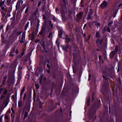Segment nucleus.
Listing matches in <instances>:
<instances>
[{
  "label": "nucleus",
  "instance_id": "2f4dec72",
  "mask_svg": "<svg viewBox=\"0 0 122 122\" xmlns=\"http://www.w3.org/2000/svg\"><path fill=\"white\" fill-rule=\"evenodd\" d=\"M36 98V93L35 92H34L33 93V99L35 101Z\"/></svg>",
  "mask_w": 122,
  "mask_h": 122
},
{
  "label": "nucleus",
  "instance_id": "72a5a7b5",
  "mask_svg": "<svg viewBox=\"0 0 122 122\" xmlns=\"http://www.w3.org/2000/svg\"><path fill=\"white\" fill-rule=\"evenodd\" d=\"M8 92V91L7 89H5L4 90L3 92V94L4 95H6Z\"/></svg>",
  "mask_w": 122,
  "mask_h": 122
},
{
  "label": "nucleus",
  "instance_id": "5fc2aeb1",
  "mask_svg": "<svg viewBox=\"0 0 122 122\" xmlns=\"http://www.w3.org/2000/svg\"><path fill=\"white\" fill-rule=\"evenodd\" d=\"M63 2L65 5H66L67 3V1L66 0H62Z\"/></svg>",
  "mask_w": 122,
  "mask_h": 122
},
{
  "label": "nucleus",
  "instance_id": "4c0bfd02",
  "mask_svg": "<svg viewBox=\"0 0 122 122\" xmlns=\"http://www.w3.org/2000/svg\"><path fill=\"white\" fill-rule=\"evenodd\" d=\"M113 22L111 20L110 22H109L108 24V25L109 26H111L112 25V24Z\"/></svg>",
  "mask_w": 122,
  "mask_h": 122
},
{
  "label": "nucleus",
  "instance_id": "20e7f679",
  "mask_svg": "<svg viewBox=\"0 0 122 122\" xmlns=\"http://www.w3.org/2000/svg\"><path fill=\"white\" fill-rule=\"evenodd\" d=\"M30 99L27 100L24 107H25L27 109H29L30 108Z\"/></svg>",
  "mask_w": 122,
  "mask_h": 122
},
{
  "label": "nucleus",
  "instance_id": "4468645a",
  "mask_svg": "<svg viewBox=\"0 0 122 122\" xmlns=\"http://www.w3.org/2000/svg\"><path fill=\"white\" fill-rule=\"evenodd\" d=\"M71 3L72 4L74 7H75L76 5V0H70Z\"/></svg>",
  "mask_w": 122,
  "mask_h": 122
},
{
  "label": "nucleus",
  "instance_id": "2eb2a0df",
  "mask_svg": "<svg viewBox=\"0 0 122 122\" xmlns=\"http://www.w3.org/2000/svg\"><path fill=\"white\" fill-rule=\"evenodd\" d=\"M63 32V31L62 30H60L59 31L58 36L60 37H61Z\"/></svg>",
  "mask_w": 122,
  "mask_h": 122
},
{
  "label": "nucleus",
  "instance_id": "3c124183",
  "mask_svg": "<svg viewBox=\"0 0 122 122\" xmlns=\"http://www.w3.org/2000/svg\"><path fill=\"white\" fill-rule=\"evenodd\" d=\"M1 38L2 40V41H4L5 40V37L3 35H2L1 36Z\"/></svg>",
  "mask_w": 122,
  "mask_h": 122
},
{
  "label": "nucleus",
  "instance_id": "ddd939ff",
  "mask_svg": "<svg viewBox=\"0 0 122 122\" xmlns=\"http://www.w3.org/2000/svg\"><path fill=\"white\" fill-rule=\"evenodd\" d=\"M28 60V57L27 56H25L24 57L22 60V61L23 63H26L27 61Z\"/></svg>",
  "mask_w": 122,
  "mask_h": 122
},
{
  "label": "nucleus",
  "instance_id": "864d4df0",
  "mask_svg": "<svg viewBox=\"0 0 122 122\" xmlns=\"http://www.w3.org/2000/svg\"><path fill=\"white\" fill-rule=\"evenodd\" d=\"M66 42L67 43H68L69 41H70V38H68V39H66Z\"/></svg>",
  "mask_w": 122,
  "mask_h": 122
},
{
  "label": "nucleus",
  "instance_id": "39448f33",
  "mask_svg": "<svg viewBox=\"0 0 122 122\" xmlns=\"http://www.w3.org/2000/svg\"><path fill=\"white\" fill-rule=\"evenodd\" d=\"M83 14V13L82 12H81L77 15V19L78 21H79L81 20Z\"/></svg>",
  "mask_w": 122,
  "mask_h": 122
},
{
  "label": "nucleus",
  "instance_id": "f704fd0d",
  "mask_svg": "<svg viewBox=\"0 0 122 122\" xmlns=\"http://www.w3.org/2000/svg\"><path fill=\"white\" fill-rule=\"evenodd\" d=\"M49 21L50 22L49 25H50L51 26V30H52L53 29V24L52 23H51V21L50 20V21Z\"/></svg>",
  "mask_w": 122,
  "mask_h": 122
},
{
  "label": "nucleus",
  "instance_id": "e2e57ef3",
  "mask_svg": "<svg viewBox=\"0 0 122 122\" xmlns=\"http://www.w3.org/2000/svg\"><path fill=\"white\" fill-rule=\"evenodd\" d=\"M82 73V72L81 71H80L79 73V78H80L81 76V75Z\"/></svg>",
  "mask_w": 122,
  "mask_h": 122
},
{
  "label": "nucleus",
  "instance_id": "c85d7f7f",
  "mask_svg": "<svg viewBox=\"0 0 122 122\" xmlns=\"http://www.w3.org/2000/svg\"><path fill=\"white\" fill-rule=\"evenodd\" d=\"M41 42H42V43L41 42H40V43L41 44V46L44 49V46L45 42L44 41H41Z\"/></svg>",
  "mask_w": 122,
  "mask_h": 122
},
{
  "label": "nucleus",
  "instance_id": "13d9d810",
  "mask_svg": "<svg viewBox=\"0 0 122 122\" xmlns=\"http://www.w3.org/2000/svg\"><path fill=\"white\" fill-rule=\"evenodd\" d=\"M104 57V59L106 61H107V62H108V60L107 59V56H106Z\"/></svg>",
  "mask_w": 122,
  "mask_h": 122
},
{
  "label": "nucleus",
  "instance_id": "c9c22d12",
  "mask_svg": "<svg viewBox=\"0 0 122 122\" xmlns=\"http://www.w3.org/2000/svg\"><path fill=\"white\" fill-rule=\"evenodd\" d=\"M5 1V0H4L3 1L0 2V6H2L4 5Z\"/></svg>",
  "mask_w": 122,
  "mask_h": 122
},
{
  "label": "nucleus",
  "instance_id": "393cba45",
  "mask_svg": "<svg viewBox=\"0 0 122 122\" xmlns=\"http://www.w3.org/2000/svg\"><path fill=\"white\" fill-rule=\"evenodd\" d=\"M90 99L89 98H88L87 100V101L86 102V104L87 105V106L89 105L90 104Z\"/></svg>",
  "mask_w": 122,
  "mask_h": 122
},
{
  "label": "nucleus",
  "instance_id": "58836bf2",
  "mask_svg": "<svg viewBox=\"0 0 122 122\" xmlns=\"http://www.w3.org/2000/svg\"><path fill=\"white\" fill-rule=\"evenodd\" d=\"M84 6V2L83 0H81V7H83Z\"/></svg>",
  "mask_w": 122,
  "mask_h": 122
},
{
  "label": "nucleus",
  "instance_id": "de8ad7c7",
  "mask_svg": "<svg viewBox=\"0 0 122 122\" xmlns=\"http://www.w3.org/2000/svg\"><path fill=\"white\" fill-rule=\"evenodd\" d=\"M5 97V96L4 95H1L0 96V100H1L2 99Z\"/></svg>",
  "mask_w": 122,
  "mask_h": 122
},
{
  "label": "nucleus",
  "instance_id": "b1692460",
  "mask_svg": "<svg viewBox=\"0 0 122 122\" xmlns=\"http://www.w3.org/2000/svg\"><path fill=\"white\" fill-rule=\"evenodd\" d=\"M61 14L62 16V18L63 19L65 18L66 16L65 15V13L63 11H61Z\"/></svg>",
  "mask_w": 122,
  "mask_h": 122
},
{
  "label": "nucleus",
  "instance_id": "f03ea898",
  "mask_svg": "<svg viewBox=\"0 0 122 122\" xmlns=\"http://www.w3.org/2000/svg\"><path fill=\"white\" fill-rule=\"evenodd\" d=\"M46 29L45 27L43 25L41 30L39 32V34L41 36L43 35V37H44L46 34Z\"/></svg>",
  "mask_w": 122,
  "mask_h": 122
},
{
  "label": "nucleus",
  "instance_id": "412c9836",
  "mask_svg": "<svg viewBox=\"0 0 122 122\" xmlns=\"http://www.w3.org/2000/svg\"><path fill=\"white\" fill-rule=\"evenodd\" d=\"M29 22H28L27 23L25 24V31L27 29L28 27L29 26Z\"/></svg>",
  "mask_w": 122,
  "mask_h": 122
},
{
  "label": "nucleus",
  "instance_id": "a878e982",
  "mask_svg": "<svg viewBox=\"0 0 122 122\" xmlns=\"http://www.w3.org/2000/svg\"><path fill=\"white\" fill-rule=\"evenodd\" d=\"M117 10H116L113 13V15H112L113 17L114 18L115 17L116 15V14L117 13Z\"/></svg>",
  "mask_w": 122,
  "mask_h": 122
},
{
  "label": "nucleus",
  "instance_id": "1a4fd4ad",
  "mask_svg": "<svg viewBox=\"0 0 122 122\" xmlns=\"http://www.w3.org/2000/svg\"><path fill=\"white\" fill-rule=\"evenodd\" d=\"M9 100V98L7 97H6V99H5V101L3 102V103L4 104V108L8 104Z\"/></svg>",
  "mask_w": 122,
  "mask_h": 122
},
{
  "label": "nucleus",
  "instance_id": "cd10ccee",
  "mask_svg": "<svg viewBox=\"0 0 122 122\" xmlns=\"http://www.w3.org/2000/svg\"><path fill=\"white\" fill-rule=\"evenodd\" d=\"M16 50V47H14L12 48L11 49V51L10 52L14 53L15 52V51Z\"/></svg>",
  "mask_w": 122,
  "mask_h": 122
},
{
  "label": "nucleus",
  "instance_id": "7ed1b4c3",
  "mask_svg": "<svg viewBox=\"0 0 122 122\" xmlns=\"http://www.w3.org/2000/svg\"><path fill=\"white\" fill-rule=\"evenodd\" d=\"M25 31L23 32L21 39L19 40L20 42L21 43H22L24 42L25 41Z\"/></svg>",
  "mask_w": 122,
  "mask_h": 122
},
{
  "label": "nucleus",
  "instance_id": "7c9ffc66",
  "mask_svg": "<svg viewBox=\"0 0 122 122\" xmlns=\"http://www.w3.org/2000/svg\"><path fill=\"white\" fill-rule=\"evenodd\" d=\"M96 37H97L98 38H100V36L99 34V32L98 31H97L96 32Z\"/></svg>",
  "mask_w": 122,
  "mask_h": 122
},
{
  "label": "nucleus",
  "instance_id": "dca6fc26",
  "mask_svg": "<svg viewBox=\"0 0 122 122\" xmlns=\"http://www.w3.org/2000/svg\"><path fill=\"white\" fill-rule=\"evenodd\" d=\"M96 104H94L93 105L92 107L90 109V110L91 111H93V110H95L96 108Z\"/></svg>",
  "mask_w": 122,
  "mask_h": 122
},
{
  "label": "nucleus",
  "instance_id": "bf43d9fd",
  "mask_svg": "<svg viewBox=\"0 0 122 122\" xmlns=\"http://www.w3.org/2000/svg\"><path fill=\"white\" fill-rule=\"evenodd\" d=\"M103 55L104 57L106 56V52H104L103 53Z\"/></svg>",
  "mask_w": 122,
  "mask_h": 122
},
{
  "label": "nucleus",
  "instance_id": "ea45409f",
  "mask_svg": "<svg viewBox=\"0 0 122 122\" xmlns=\"http://www.w3.org/2000/svg\"><path fill=\"white\" fill-rule=\"evenodd\" d=\"M29 6H28L26 8V10L25 11V13H27L28 12V9L29 8Z\"/></svg>",
  "mask_w": 122,
  "mask_h": 122
},
{
  "label": "nucleus",
  "instance_id": "e433bc0d",
  "mask_svg": "<svg viewBox=\"0 0 122 122\" xmlns=\"http://www.w3.org/2000/svg\"><path fill=\"white\" fill-rule=\"evenodd\" d=\"M10 28V25H7L6 26V31H7Z\"/></svg>",
  "mask_w": 122,
  "mask_h": 122
},
{
  "label": "nucleus",
  "instance_id": "9b49d317",
  "mask_svg": "<svg viewBox=\"0 0 122 122\" xmlns=\"http://www.w3.org/2000/svg\"><path fill=\"white\" fill-rule=\"evenodd\" d=\"M116 54V53L114 52V51H112L110 54V58L111 59Z\"/></svg>",
  "mask_w": 122,
  "mask_h": 122
},
{
  "label": "nucleus",
  "instance_id": "774afa93",
  "mask_svg": "<svg viewBox=\"0 0 122 122\" xmlns=\"http://www.w3.org/2000/svg\"><path fill=\"white\" fill-rule=\"evenodd\" d=\"M99 40H100V39H99L97 40L96 42V43L97 44H98L99 43Z\"/></svg>",
  "mask_w": 122,
  "mask_h": 122
},
{
  "label": "nucleus",
  "instance_id": "f257e3e1",
  "mask_svg": "<svg viewBox=\"0 0 122 122\" xmlns=\"http://www.w3.org/2000/svg\"><path fill=\"white\" fill-rule=\"evenodd\" d=\"M73 59L74 61H76V60H78V62H79L81 60V58L79 55H78L76 53H73Z\"/></svg>",
  "mask_w": 122,
  "mask_h": 122
},
{
  "label": "nucleus",
  "instance_id": "79ce46f5",
  "mask_svg": "<svg viewBox=\"0 0 122 122\" xmlns=\"http://www.w3.org/2000/svg\"><path fill=\"white\" fill-rule=\"evenodd\" d=\"M25 90V86H24L22 88V89L21 91V93H23Z\"/></svg>",
  "mask_w": 122,
  "mask_h": 122
},
{
  "label": "nucleus",
  "instance_id": "a19ab883",
  "mask_svg": "<svg viewBox=\"0 0 122 122\" xmlns=\"http://www.w3.org/2000/svg\"><path fill=\"white\" fill-rule=\"evenodd\" d=\"M51 36H52V33L51 32H50L49 34L48 38H51Z\"/></svg>",
  "mask_w": 122,
  "mask_h": 122
},
{
  "label": "nucleus",
  "instance_id": "8fccbe9b",
  "mask_svg": "<svg viewBox=\"0 0 122 122\" xmlns=\"http://www.w3.org/2000/svg\"><path fill=\"white\" fill-rule=\"evenodd\" d=\"M13 53L10 52L9 54V56L12 57L13 56H14V55L13 54Z\"/></svg>",
  "mask_w": 122,
  "mask_h": 122
},
{
  "label": "nucleus",
  "instance_id": "338daca9",
  "mask_svg": "<svg viewBox=\"0 0 122 122\" xmlns=\"http://www.w3.org/2000/svg\"><path fill=\"white\" fill-rule=\"evenodd\" d=\"M2 15L3 16V17H4L5 15V14L4 12L3 11L2 12Z\"/></svg>",
  "mask_w": 122,
  "mask_h": 122
},
{
  "label": "nucleus",
  "instance_id": "9d476101",
  "mask_svg": "<svg viewBox=\"0 0 122 122\" xmlns=\"http://www.w3.org/2000/svg\"><path fill=\"white\" fill-rule=\"evenodd\" d=\"M21 2V0H20L18 1L16 6V10H17L19 9L20 6V4Z\"/></svg>",
  "mask_w": 122,
  "mask_h": 122
},
{
  "label": "nucleus",
  "instance_id": "6ab92c4d",
  "mask_svg": "<svg viewBox=\"0 0 122 122\" xmlns=\"http://www.w3.org/2000/svg\"><path fill=\"white\" fill-rule=\"evenodd\" d=\"M86 19L87 20H90L91 19H92V15H89L88 14L87 17H86Z\"/></svg>",
  "mask_w": 122,
  "mask_h": 122
},
{
  "label": "nucleus",
  "instance_id": "6e6552de",
  "mask_svg": "<svg viewBox=\"0 0 122 122\" xmlns=\"http://www.w3.org/2000/svg\"><path fill=\"white\" fill-rule=\"evenodd\" d=\"M11 81H10L8 80L7 81V83L9 84L11 83H14V81L15 80V76L14 75H13L11 76Z\"/></svg>",
  "mask_w": 122,
  "mask_h": 122
},
{
  "label": "nucleus",
  "instance_id": "a211bd4d",
  "mask_svg": "<svg viewBox=\"0 0 122 122\" xmlns=\"http://www.w3.org/2000/svg\"><path fill=\"white\" fill-rule=\"evenodd\" d=\"M118 47L117 45H116L115 46V48L114 50V52L116 53L118 51Z\"/></svg>",
  "mask_w": 122,
  "mask_h": 122
},
{
  "label": "nucleus",
  "instance_id": "603ef678",
  "mask_svg": "<svg viewBox=\"0 0 122 122\" xmlns=\"http://www.w3.org/2000/svg\"><path fill=\"white\" fill-rule=\"evenodd\" d=\"M102 56L100 55H99L98 57L99 59V62L100 63L101 62V58Z\"/></svg>",
  "mask_w": 122,
  "mask_h": 122
},
{
  "label": "nucleus",
  "instance_id": "4d7b16f0",
  "mask_svg": "<svg viewBox=\"0 0 122 122\" xmlns=\"http://www.w3.org/2000/svg\"><path fill=\"white\" fill-rule=\"evenodd\" d=\"M16 34L17 35H20L21 34V31H20V32H16Z\"/></svg>",
  "mask_w": 122,
  "mask_h": 122
},
{
  "label": "nucleus",
  "instance_id": "c03bdc74",
  "mask_svg": "<svg viewBox=\"0 0 122 122\" xmlns=\"http://www.w3.org/2000/svg\"><path fill=\"white\" fill-rule=\"evenodd\" d=\"M11 0H7V4L9 5H10L11 4Z\"/></svg>",
  "mask_w": 122,
  "mask_h": 122
},
{
  "label": "nucleus",
  "instance_id": "49530a36",
  "mask_svg": "<svg viewBox=\"0 0 122 122\" xmlns=\"http://www.w3.org/2000/svg\"><path fill=\"white\" fill-rule=\"evenodd\" d=\"M26 97V92H25L24 94V96L23 97V100L24 101L25 100V98Z\"/></svg>",
  "mask_w": 122,
  "mask_h": 122
},
{
  "label": "nucleus",
  "instance_id": "680f3d73",
  "mask_svg": "<svg viewBox=\"0 0 122 122\" xmlns=\"http://www.w3.org/2000/svg\"><path fill=\"white\" fill-rule=\"evenodd\" d=\"M39 42H40V41L38 39H36V40L35 41V42L36 43H37Z\"/></svg>",
  "mask_w": 122,
  "mask_h": 122
},
{
  "label": "nucleus",
  "instance_id": "bb28decb",
  "mask_svg": "<svg viewBox=\"0 0 122 122\" xmlns=\"http://www.w3.org/2000/svg\"><path fill=\"white\" fill-rule=\"evenodd\" d=\"M4 80L3 81V82L2 83V85H3V84L6 81V80L7 79V77L6 76H5L4 77Z\"/></svg>",
  "mask_w": 122,
  "mask_h": 122
},
{
  "label": "nucleus",
  "instance_id": "5701e85b",
  "mask_svg": "<svg viewBox=\"0 0 122 122\" xmlns=\"http://www.w3.org/2000/svg\"><path fill=\"white\" fill-rule=\"evenodd\" d=\"M93 13V10L92 9H90L88 13V15H92Z\"/></svg>",
  "mask_w": 122,
  "mask_h": 122
},
{
  "label": "nucleus",
  "instance_id": "69168bd1",
  "mask_svg": "<svg viewBox=\"0 0 122 122\" xmlns=\"http://www.w3.org/2000/svg\"><path fill=\"white\" fill-rule=\"evenodd\" d=\"M42 16H43V19H46V16H45V15L44 14H43L42 15Z\"/></svg>",
  "mask_w": 122,
  "mask_h": 122
},
{
  "label": "nucleus",
  "instance_id": "f3484780",
  "mask_svg": "<svg viewBox=\"0 0 122 122\" xmlns=\"http://www.w3.org/2000/svg\"><path fill=\"white\" fill-rule=\"evenodd\" d=\"M94 93L93 92L92 97V102H95V96H94Z\"/></svg>",
  "mask_w": 122,
  "mask_h": 122
},
{
  "label": "nucleus",
  "instance_id": "473e14b6",
  "mask_svg": "<svg viewBox=\"0 0 122 122\" xmlns=\"http://www.w3.org/2000/svg\"><path fill=\"white\" fill-rule=\"evenodd\" d=\"M43 103H42L41 102H40L39 107L41 109L42 108V105Z\"/></svg>",
  "mask_w": 122,
  "mask_h": 122
},
{
  "label": "nucleus",
  "instance_id": "423d86ee",
  "mask_svg": "<svg viewBox=\"0 0 122 122\" xmlns=\"http://www.w3.org/2000/svg\"><path fill=\"white\" fill-rule=\"evenodd\" d=\"M107 2L105 1H103L100 5V7L102 9H104L107 7Z\"/></svg>",
  "mask_w": 122,
  "mask_h": 122
},
{
  "label": "nucleus",
  "instance_id": "c756f323",
  "mask_svg": "<svg viewBox=\"0 0 122 122\" xmlns=\"http://www.w3.org/2000/svg\"><path fill=\"white\" fill-rule=\"evenodd\" d=\"M25 115L24 116V119H25L28 116V113L26 112H25Z\"/></svg>",
  "mask_w": 122,
  "mask_h": 122
},
{
  "label": "nucleus",
  "instance_id": "a18cd8bd",
  "mask_svg": "<svg viewBox=\"0 0 122 122\" xmlns=\"http://www.w3.org/2000/svg\"><path fill=\"white\" fill-rule=\"evenodd\" d=\"M107 30L110 33L111 32V30L110 28L109 27H107Z\"/></svg>",
  "mask_w": 122,
  "mask_h": 122
},
{
  "label": "nucleus",
  "instance_id": "4be33fe9",
  "mask_svg": "<svg viewBox=\"0 0 122 122\" xmlns=\"http://www.w3.org/2000/svg\"><path fill=\"white\" fill-rule=\"evenodd\" d=\"M107 25H105L103 28L102 30V32L103 33H104L107 30Z\"/></svg>",
  "mask_w": 122,
  "mask_h": 122
},
{
  "label": "nucleus",
  "instance_id": "09e8293b",
  "mask_svg": "<svg viewBox=\"0 0 122 122\" xmlns=\"http://www.w3.org/2000/svg\"><path fill=\"white\" fill-rule=\"evenodd\" d=\"M35 86L37 89H38L39 88V86L38 84H35Z\"/></svg>",
  "mask_w": 122,
  "mask_h": 122
},
{
  "label": "nucleus",
  "instance_id": "052dcab7",
  "mask_svg": "<svg viewBox=\"0 0 122 122\" xmlns=\"http://www.w3.org/2000/svg\"><path fill=\"white\" fill-rule=\"evenodd\" d=\"M96 25H97V27H98V26H99L100 25V23H96Z\"/></svg>",
  "mask_w": 122,
  "mask_h": 122
},
{
  "label": "nucleus",
  "instance_id": "f8f14e48",
  "mask_svg": "<svg viewBox=\"0 0 122 122\" xmlns=\"http://www.w3.org/2000/svg\"><path fill=\"white\" fill-rule=\"evenodd\" d=\"M62 47L63 49L65 50L66 52L68 51L67 49L68 48V46L66 44L65 46H62Z\"/></svg>",
  "mask_w": 122,
  "mask_h": 122
},
{
  "label": "nucleus",
  "instance_id": "0e129e2a",
  "mask_svg": "<svg viewBox=\"0 0 122 122\" xmlns=\"http://www.w3.org/2000/svg\"><path fill=\"white\" fill-rule=\"evenodd\" d=\"M103 78L106 81H107V78H106L104 75L103 76Z\"/></svg>",
  "mask_w": 122,
  "mask_h": 122
},
{
  "label": "nucleus",
  "instance_id": "6e6d98bb",
  "mask_svg": "<svg viewBox=\"0 0 122 122\" xmlns=\"http://www.w3.org/2000/svg\"><path fill=\"white\" fill-rule=\"evenodd\" d=\"M103 41V39H101L100 41V42H99V43H100V45H101Z\"/></svg>",
  "mask_w": 122,
  "mask_h": 122
},
{
  "label": "nucleus",
  "instance_id": "37998d69",
  "mask_svg": "<svg viewBox=\"0 0 122 122\" xmlns=\"http://www.w3.org/2000/svg\"><path fill=\"white\" fill-rule=\"evenodd\" d=\"M22 104V102H20L19 101H18V107H20L21 106Z\"/></svg>",
  "mask_w": 122,
  "mask_h": 122
},
{
  "label": "nucleus",
  "instance_id": "aec40b11",
  "mask_svg": "<svg viewBox=\"0 0 122 122\" xmlns=\"http://www.w3.org/2000/svg\"><path fill=\"white\" fill-rule=\"evenodd\" d=\"M68 26H69V30L70 31H71L72 28H73V26L72 25H70L69 23L68 24Z\"/></svg>",
  "mask_w": 122,
  "mask_h": 122
},
{
  "label": "nucleus",
  "instance_id": "0eeeda50",
  "mask_svg": "<svg viewBox=\"0 0 122 122\" xmlns=\"http://www.w3.org/2000/svg\"><path fill=\"white\" fill-rule=\"evenodd\" d=\"M21 71H19L18 72V80L17 82V83H19L20 82V80L21 79Z\"/></svg>",
  "mask_w": 122,
  "mask_h": 122
}]
</instances>
